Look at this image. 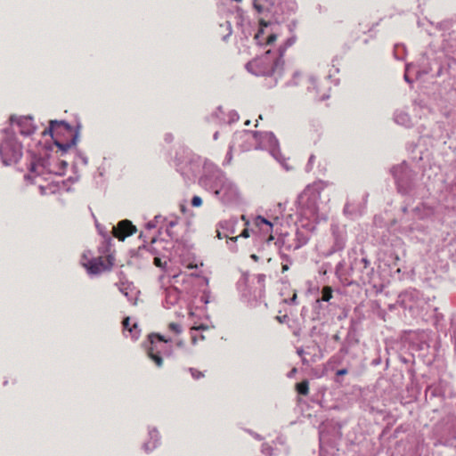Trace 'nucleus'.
<instances>
[{
	"mask_svg": "<svg viewBox=\"0 0 456 456\" xmlns=\"http://www.w3.org/2000/svg\"><path fill=\"white\" fill-rule=\"evenodd\" d=\"M269 52L265 56L256 58L247 63V69L256 76H272L278 68L281 60L278 59L274 62L268 57Z\"/></svg>",
	"mask_w": 456,
	"mask_h": 456,
	"instance_id": "nucleus-1",
	"label": "nucleus"
},
{
	"mask_svg": "<svg viewBox=\"0 0 456 456\" xmlns=\"http://www.w3.org/2000/svg\"><path fill=\"white\" fill-rule=\"evenodd\" d=\"M0 155L4 165L17 163L22 156L21 145L12 137H8L0 144Z\"/></svg>",
	"mask_w": 456,
	"mask_h": 456,
	"instance_id": "nucleus-2",
	"label": "nucleus"
},
{
	"mask_svg": "<svg viewBox=\"0 0 456 456\" xmlns=\"http://www.w3.org/2000/svg\"><path fill=\"white\" fill-rule=\"evenodd\" d=\"M61 129H64L68 132L72 131L71 126L68 123L64 121L51 120L48 130H45L42 134H46L49 133L52 138L54 140L55 145L63 151H67L70 148L71 143H61L55 138V136L61 132Z\"/></svg>",
	"mask_w": 456,
	"mask_h": 456,
	"instance_id": "nucleus-3",
	"label": "nucleus"
},
{
	"mask_svg": "<svg viewBox=\"0 0 456 456\" xmlns=\"http://www.w3.org/2000/svg\"><path fill=\"white\" fill-rule=\"evenodd\" d=\"M84 265L91 273L98 274L102 272L110 270L113 265V262L112 257L110 256H98L88 260L87 263L84 264Z\"/></svg>",
	"mask_w": 456,
	"mask_h": 456,
	"instance_id": "nucleus-4",
	"label": "nucleus"
},
{
	"mask_svg": "<svg viewBox=\"0 0 456 456\" xmlns=\"http://www.w3.org/2000/svg\"><path fill=\"white\" fill-rule=\"evenodd\" d=\"M135 232L136 227L127 219L118 222V224L113 227V235L119 240H124Z\"/></svg>",
	"mask_w": 456,
	"mask_h": 456,
	"instance_id": "nucleus-5",
	"label": "nucleus"
},
{
	"mask_svg": "<svg viewBox=\"0 0 456 456\" xmlns=\"http://www.w3.org/2000/svg\"><path fill=\"white\" fill-rule=\"evenodd\" d=\"M10 121L12 124H13L14 122L16 123V125L19 127V132L21 134L30 135L36 130V126L33 124V119L30 117H20L15 118L14 117L12 116L10 118Z\"/></svg>",
	"mask_w": 456,
	"mask_h": 456,
	"instance_id": "nucleus-6",
	"label": "nucleus"
},
{
	"mask_svg": "<svg viewBox=\"0 0 456 456\" xmlns=\"http://www.w3.org/2000/svg\"><path fill=\"white\" fill-rule=\"evenodd\" d=\"M437 428V433L440 435V440L449 441L456 438V420L449 419L444 425V430L440 432Z\"/></svg>",
	"mask_w": 456,
	"mask_h": 456,
	"instance_id": "nucleus-7",
	"label": "nucleus"
},
{
	"mask_svg": "<svg viewBox=\"0 0 456 456\" xmlns=\"http://www.w3.org/2000/svg\"><path fill=\"white\" fill-rule=\"evenodd\" d=\"M314 189L307 186L298 197V203L302 208H312L314 207Z\"/></svg>",
	"mask_w": 456,
	"mask_h": 456,
	"instance_id": "nucleus-8",
	"label": "nucleus"
},
{
	"mask_svg": "<svg viewBox=\"0 0 456 456\" xmlns=\"http://www.w3.org/2000/svg\"><path fill=\"white\" fill-rule=\"evenodd\" d=\"M149 436L150 440L142 444V449L146 452H150L157 447V444L159 440V434L156 428L149 430Z\"/></svg>",
	"mask_w": 456,
	"mask_h": 456,
	"instance_id": "nucleus-9",
	"label": "nucleus"
},
{
	"mask_svg": "<svg viewBox=\"0 0 456 456\" xmlns=\"http://www.w3.org/2000/svg\"><path fill=\"white\" fill-rule=\"evenodd\" d=\"M295 410L297 412H299L304 419H310L314 411L309 401H297Z\"/></svg>",
	"mask_w": 456,
	"mask_h": 456,
	"instance_id": "nucleus-10",
	"label": "nucleus"
},
{
	"mask_svg": "<svg viewBox=\"0 0 456 456\" xmlns=\"http://www.w3.org/2000/svg\"><path fill=\"white\" fill-rule=\"evenodd\" d=\"M147 355L151 358L158 367H162L163 359L160 356V352L154 346H150L147 349Z\"/></svg>",
	"mask_w": 456,
	"mask_h": 456,
	"instance_id": "nucleus-11",
	"label": "nucleus"
},
{
	"mask_svg": "<svg viewBox=\"0 0 456 456\" xmlns=\"http://www.w3.org/2000/svg\"><path fill=\"white\" fill-rule=\"evenodd\" d=\"M123 329L130 332L131 336L134 338L139 337L140 331L137 330V324L134 323L133 326L130 325V318L126 317L122 322Z\"/></svg>",
	"mask_w": 456,
	"mask_h": 456,
	"instance_id": "nucleus-12",
	"label": "nucleus"
},
{
	"mask_svg": "<svg viewBox=\"0 0 456 456\" xmlns=\"http://www.w3.org/2000/svg\"><path fill=\"white\" fill-rule=\"evenodd\" d=\"M441 395L442 393L439 386H430L426 389V397H438Z\"/></svg>",
	"mask_w": 456,
	"mask_h": 456,
	"instance_id": "nucleus-13",
	"label": "nucleus"
},
{
	"mask_svg": "<svg viewBox=\"0 0 456 456\" xmlns=\"http://www.w3.org/2000/svg\"><path fill=\"white\" fill-rule=\"evenodd\" d=\"M297 392L301 395H306L309 390L308 381L304 380L296 385Z\"/></svg>",
	"mask_w": 456,
	"mask_h": 456,
	"instance_id": "nucleus-14",
	"label": "nucleus"
},
{
	"mask_svg": "<svg viewBox=\"0 0 456 456\" xmlns=\"http://www.w3.org/2000/svg\"><path fill=\"white\" fill-rule=\"evenodd\" d=\"M149 342L151 346H154V339L157 338L160 342L167 343L170 341V339H167L164 336L157 333H151L149 335Z\"/></svg>",
	"mask_w": 456,
	"mask_h": 456,
	"instance_id": "nucleus-15",
	"label": "nucleus"
},
{
	"mask_svg": "<svg viewBox=\"0 0 456 456\" xmlns=\"http://www.w3.org/2000/svg\"><path fill=\"white\" fill-rule=\"evenodd\" d=\"M43 169V166L39 162H31L29 166V171L35 175H40Z\"/></svg>",
	"mask_w": 456,
	"mask_h": 456,
	"instance_id": "nucleus-16",
	"label": "nucleus"
},
{
	"mask_svg": "<svg viewBox=\"0 0 456 456\" xmlns=\"http://www.w3.org/2000/svg\"><path fill=\"white\" fill-rule=\"evenodd\" d=\"M322 294V300L327 302L332 297V289L326 286L323 288Z\"/></svg>",
	"mask_w": 456,
	"mask_h": 456,
	"instance_id": "nucleus-17",
	"label": "nucleus"
},
{
	"mask_svg": "<svg viewBox=\"0 0 456 456\" xmlns=\"http://www.w3.org/2000/svg\"><path fill=\"white\" fill-rule=\"evenodd\" d=\"M256 224H257V225H261V224L267 225L268 231H270V232H272V230H273V224L268 220H266L265 218H264L262 216H258L256 218Z\"/></svg>",
	"mask_w": 456,
	"mask_h": 456,
	"instance_id": "nucleus-18",
	"label": "nucleus"
},
{
	"mask_svg": "<svg viewBox=\"0 0 456 456\" xmlns=\"http://www.w3.org/2000/svg\"><path fill=\"white\" fill-rule=\"evenodd\" d=\"M189 370L194 379H200L205 377V374L197 369L190 368Z\"/></svg>",
	"mask_w": 456,
	"mask_h": 456,
	"instance_id": "nucleus-19",
	"label": "nucleus"
},
{
	"mask_svg": "<svg viewBox=\"0 0 456 456\" xmlns=\"http://www.w3.org/2000/svg\"><path fill=\"white\" fill-rule=\"evenodd\" d=\"M168 330L175 334H180L182 332L181 326L175 322H170L168 324Z\"/></svg>",
	"mask_w": 456,
	"mask_h": 456,
	"instance_id": "nucleus-20",
	"label": "nucleus"
},
{
	"mask_svg": "<svg viewBox=\"0 0 456 456\" xmlns=\"http://www.w3.org/2000/svg\"><path fill=\"white\" fill-rule=\"evenodd\" d=\"M262 452L265 455H268V456H271V452L273 451V448L271 445H269L268 444L266 443H264L262 444V449H261Z\"/></svg>",
	"mask_w": 456,
	"mask_h": 456,
	"instance_id": "nucleus-21",
	"label": "nucleus"
},
{
	"mask_svg": "<svg viewBox=\"0 0 456 456\" xmlns=\"http://www.w3.org/2000/svg\"><path fill=\"white\" fill-rule=\"evenodd\" d=\"M202 205V199L200 196H193L191 199V206L194 208H199Z\"/></svg>",
	"mask_w": 456,
	"mask_h": 456,
	"instance_id": "nucleus-22",
	"label": "nucleus"
},
{
	"mask_svg": "<svg viewBox=\"0 0 456 456\" xmlns=\"http://www.w3.org/2000/svg\"><path fill=\"white\" fill-rule=\"evenodd\" d=\"M319 440H320V448L322 449V444L324 442V439H325V435H324V427L323 426H321L320 427V430H319Z\"/></svg>",
	"mask_w": 456,
	"mask_h": 456,
	"instance_id": "nucleus-23",
	"label": "nucleus"
},
{
	"mask_svg": "<svg viewBox=\"0 0 456 456\" xmlns=\"http://www.w3.org/2000/svg\"><path fill=\"white\" fill-rule=\"evenodd\" d=\"M277 39V36L275 34H271L267 37L266 45L273 44Z\"/></svg>",
	"mask_w": 456,
	"mask_h": 456,
	"instance_id": "nucleus-24",
	"label": "nucleus"
},
{
	"mask_svg": "<svg viewBox=\"0 0 456 456\" xmlns=\"http://www.w3.org/2000/svg\"><path fill=\"white\" fill-rule=\"evenodd\" d=\"M256 1H257V0H254V4H254V7H255V9H256V11H257L258 12H262V10H263V7H262L260 4H258L256 3Z\"/></svg>",
	"mask_w": 456,
	"mask_h": 456,
	"instance_id": "nucleus-25",
	"label": "nucleus"
},
{
	"mask_svg": "<svg viewBox=\"0 0 456 456\" xmlns=\"http://www.w3.org/2000/svg\"><path fill=\"white\" fill-rule=\"evenodd\" d=\"M154 265L158 267H161L162 266V262H161V259L159 257H155L154 258Z\"/></svg>",
	"mask_w": 456,
	"mask_h": 456,
	"instance_id": "nucleus-26",
	"label": "nucleus"
},
{
	"mask_svg": "<svg viewBox=\"0 0 456 456\" xmlns=\"http://www.w3.org/2000/svg\"><path fill=\"white\" fill-rule=\"evenodd\" d=\"M240 236L244 237V238L249 237L248 230V229H244Z\"/></svg>",
	"mask_w": 456,
	"mask_h": 456,
	"instance_id": "nucleus-27",
	"label": "nucleus"
},
{
	"mask_svg": "<svg viewBox=\"0 0 456 456\" xmlns=\"http://www.w3.org/2000/svg\"><path fill=\"white\" fill-rule=\"evenodd\" d=\"M249 433L257 440L261 441L263 440V437L262 436H260L259 434H256V433H254L252 431H249Z\"/></svg>",
	"mask_w": 456,
	"mask_h": 456,
	"instance_id": "nucleus-28",
	"label": "nucleus"
},
{
	"mask_svg": "<svg viewBox=\"0 0 456 456\" xmlns=\"http://www.w3.org/2000/svg\"><path fill=\"white\" fill-rule=\"evenodd\" d=\"M346 373H347V370H346V369H341V370H338L337 371V375H338V376L345 375V374H346Z\"/></svg>",
	"mask_w": 456,
	"mask_h": 456,
	"instance_id": "nucleus-29",
	"label": "nucleus"
},
{
	"mask_svg": "<svg viewBox=\"0 0 456 456\" xmlns=\"http://www.w3.org/2000/svg\"><path fill=\"white\" fill-rule=\"evenodd\" d=\"M206 329H207V328H206L204 325H200V326H198V327L193 326V327L191 328V331H193V330H206Z\"/></svg>",
	"mask_w": 456,
	"mask_h": 456,
	"instance_id": "nucleus-30",
	"label": "nucleus"
},
{
	"mask_svg": "<svg viewBox=\"0 0 456 456\" xmlns=\"http://www.w3.org/2000/svg\"><path fill=\"white\" fill-rule=\"evenodd\" d=\"M287 315H283L282 317H280V316H277L276 319L278 320L279 322H283L285 319H287Z\"/></svg>",
	"mask_w": 456,
	"mask_h": 456,
	"instance_id": "nucleus-31",
	"label": "nucleus"
},
{
	"mask_svg": "<svg viewBox=\"0 0 456 456\" xmlns=\"http://www.w3.org/2000/svg\"><path fill=\"white\" fill-rule=\"evenodd\" d=\"M251 259H253L255 262H257L259 260V256L256 254H252L250 256Z\"/></svg>",
	"mask_w": 456,
	"mask_h": 456,
	"instance_id": "nucleus-32",
	"label": "nucleus"
},
{
	"mask_svg": "<svg viewBox=\"0 0 456 456\" xmlns=\"http://www.w3.org/2000/svg\"><path fill=\"white\" fill-rule=\"evenodd\" d=\"M197 341H198L197 336L191 334V342H192V344H196Z\"/></svg>",
	"mask_w": 456,
	"mask_h": 456,
	"instance_id": "nucleus-33",
	"label": "nucleus"
},
{
	"mask_svg": "<svg viewBox=\"0 0 456 456\" xmlns=\"http://www.w3.org/2000/svg\"><path fill=\"white\" fill-rule=\"evenodd\" d=\"M289 269V266L287 265H282V273H284L285 271H287Z\"/></svg>",
	"mask_w": 456,
	"mask_h": 456,
	"instance_id": "nucleus-34",
	"label": "nucleus"
},
{
	"mask_svg": "<svg viewBox=\"0 0 456 456\" xmlns=\"http://www.w3.org/2000/svg\"><path fill=\"white\" fill-rule=\"evenodd\" d=\"M196 267H197V265H188V268H190V269L196 268Z\"/></svg>",
	"mask_w": 456,
	"mask_h": 456,
	"instance_id": "nucleus-35",
	"label": "nucleus"
},
{
	"mask_svg": "<svg viewBox=\"0 0 456 456\" xmlns=\"http://www.w3.org/2000/svg\"><path fill=\"white\" fill-rule=\"evenodd\" d=\"M217 237H218L219 239H222L220 232H217Z\"/></svg>",
	"mask_w": 456,
	"mask_h": 456,
	"instance_id": "nucleus-36",
	"label": "nucleus"
},
{
	"mask_svg": "<svg viewBox=\"0 0 456 456\" xmlns=\"http://www.w3.org/2000/svg\"><path fill=\"white\" fill-rule=\"evenodd\" d=\"M273 240V236L270 235V237L268 238V240Z\"/></svg>",
	"mask_w": 456,
	"mask_h": 456,
	"instance_id": "nucleus-37",
	"label": "nucleus"
},
{
	"mask_svg": "<svg viewBox=\"0 0 456 456\" xmlns=\"http://www.w3.org/2000/svg\"><path fill=\"white\" fill-rule=\"evenodd\" d=\"M296 297H297V296H296V294H295V295L293 296V297H292V300H293V301H295Z\"/></svg>",
	"mask_w": 456,
	"mask_h": 456,
	"instance_id": "nucleus-38",
	"label": "nucleus"
},
{
	"mask_svg": "<svg viewBox=\"0 0 456 456\" xmlns=\"http://www.w3.org/2000/svg\"><path fill=\"white\" fill-rule=\"evenodd\" d=\"M200 339H201V340H202V339H204V336H202V335H201V336L200 337Z\"/></svg>",
	"mask_w": 456,
	"mask_h": 456,
	"instance_id": "nucleus-39",
	"label": "nucleus"
},
{
	"mask_svg": "<svg viewBox=\"0 0 456 456\" xmlns=\"http://www.w3.org/2000/svg\"><path fill=\"white\" fill-rule=\"evenodd\" d=\"M319 402L321 403V406H322V400H320Z\"/></svg>",
	"mask_w": 456,
	"mask_h": 456,
	"instance_id": "nucleus-40",
	"label": "nucleus"
}]
</instances>
